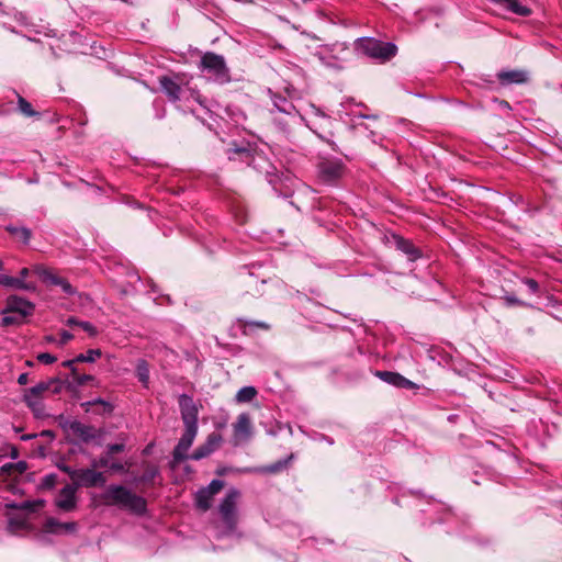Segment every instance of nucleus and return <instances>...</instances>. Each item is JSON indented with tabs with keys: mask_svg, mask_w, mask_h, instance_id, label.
<instances>
[{
	"mask_svg": "<svg viewBox=\"0 0 562 562\" xmlns=\"http://www.w3.org/2000/svg\"><path fill=\"white\" fill-rule=\"evenodd\" d=\"M99 497L103 505L117 506L138 516L144 515L147 509L146 499L124 485L110 484Z\"/></svg>",
	"mask_w": 562,
	"mask_h": 562,
	"instance_id": "1",
	"label": "nucleus"
},
{
	"mask_svg": "<svg viewBox=\"0 0 562 562\" xmlns=\"http://www.w3.org/2000/svg\"><path fill=\"white\" fill-rule=\"evenodd\" d=\"M61 389L63 383L59 379L53 378L47 381H42L24 391L23 401L31 409L35 418L43 419L48 416L43 403L44 393L50 391L52 393L57 394L61 391Z\"/></svg>",
	"mask_w": 562,
	"mask_h": 562,
	"instance_id": "2",
	"label": "nucleus"
},
{
	"mask_svg": "<svg viewBox=\"0 0 562 562\" xmlns=\"http://www.w3.org/2000/svg\"><path fill=\"white\" fill-rule=\"evenodd\" d=\"M271 100L273 105L271 110L272 120L282 133L289 134L293 124L304 120L294 104L285 97L273 93Z\"/></svg>",
	"mask_w": 562,
	"mask_h": 562,
	"instance_id": "3",
	"label": "nucleus"
},
{
	"mask_svg": "<svg viewBox=\"0 0 562 562\" xmlns=\"http://www.w3.org/2000/svg\"><path fill=\"white\" fill-rule=\"evenodd\" d=\"M355 48L373 59L385 63L397 54V46L391 42H381L372 37H360L355 42Z\"/></svg>",
	"mask_w": 562,
	"mask_h": 562,
	"instance_id": "4",
	"label": "nucleus"
},
{
	"mask_svg": "<svg viewBox=\"0 0 562 562\" xmlns=\"http://www.w3.org/2000/svg\"><path fill=\"white\" fill-rule=\"evenodd\" d=\"M199 69L215 82L227 83L231 81L229 69L225 58L213 52H207L201 57Z\"/></svg>",
	"mask_w": 562,
	"mask_h": 562,
	"instance_id": "5",
	"label": "nucleus"
},
{
	"mask_svg": "<svg viewBox=\"0 0 562 562\" xmlns=\"http://www.w3.org/2000/svg\"><path fill=\"white\" fill-rule=\"evenodd\" d=\"M239 495L238 490L231 488L218 506V512L225 525L227 535L235 533L237 531V501Z\"/></svg>",
	"mask_w": 562,
	"mask_h": 562,
	"instance_id": "6",
	"label": "nucleus"
},
{
	"mask_svg": "<svg viewBox=\"0 0 562 562\" xmlns=\"http://www.w3.org/2000/svg\"><path fill=\"white\" fill-rule=\"evenodd\" d=\"M223 487L224 482L222 480H212L207 486L200 488L195 493V506L203 512L209 510L211 508L213 497L220 493Z\"/></svg>",
	"mask_w": 562,
	"mask_h": 562,
	"instance_id": "7",
	"label": "nucleus"
},
{
	"mask_svg": "<svg viewBox=\"0 0 562 562\" xmlns=\"http://www.w3.org/2000/svg\"><path fill=\"white\" fill-rule=\"evenodd\" d=\"M179 407L184 428L198 429L199 409L193 398L187 394L179 397Z\"/></svg>",
	"mask_w": 562,
	"mask_h": 562,
	"instance_id": "8",
	"label": "nucleus"
},
{
	"mask_svg": "<svg viewBox=\"0 0 562 562\" xmlns=\"http://www.w3.org/2000/svg\"><path fill=\"white\" fill-rule=\"evenodd\" d=\"M71 474L75 486L95 487L103 486L106 482L103 473L93 469H78Z\"/></svg>",
	"mask_w": 562,
	"mask_h": 562,
	"instance_id": "9",
	"label": "nucleus"
},
{
	"mask_svg": "<svg viewBox=\"0 0 562 562\" xmlns=\"http://www.w3.org/2000/svg\"><path fill=\"white\" fill-rule=\"evenodd\" d=\"M196 434L198 429L184 428V432L182 434L172 452L175 463H180L181 461L190 458V456H188V450L192 446Z\"/></svg>",
	"mask_w": 562,
	"mask_h": 562,
	"instance_id": "10",
	"label": "nucleus"
},
{
	"mask_svg": "<svg viewBox=\"0 0 562 562\" xmlns=\"http://www.w3.org/2000/svg\"><path fill=\"white\" fill-rule=\"evenodd\" d=\"M233 432L235 445L246 442L250 439L252 435V424L247 413L238 415L237 420L233 424Z\"/></svg>",
	"mask_w": 562,
	"mask_h": 562,
	"instance_id": "11",
	"label": "nucleus"
},
{
	"mask_svg": "<svg viewBox=\"0 0 562 562\" xmlns=\"http://www.w3.org/2000/svg\"><path fill=\"white\" fill-rule=\"evenodd\" d=\"M76 492H77V486H75V485L67 484L66 486H64L59 491V493L55 499L56 507L65 513H69V512H72L74 509H76V507H77Z\"/></svg>",
	"mask_w": 562,
	"mask_h": 562,
	"instance_id": "12",
	"label": "nucleus"
},
{
	"mask_svg": "<svg viewBox=\"0 0 562 562\" xmlns=\"http://www.w3.org/2000/svg\"><path fill=\"white\" fill-rule=\"evenodd\" d=\"M342 175V165L339 160H325L318 165V177L325 183H333Z\"/></svg>",
	"mask_w": 562,
	"mask_h": 562,
	"instance_id": "13",
	"label": "nucleus"
},
{
	"mask_svg": "<svg viewBox=\"0 0 562 562\" xmlns=\"http://www.w3.org/2000/svg\"><path fill=\"white\" fill-rule=\"evenodd\" d=\"M34 311V305L16 295H11L7 300L5 308L3 310V314H19L22 317H26L31 315Z\"/></svg>",
	"mask_w": 562,
	"mask_h": 562,
	"instance_id": "14",
	"label": "nucleus"
},
{
	"mask_svg": "<svg viewBox=\"0 0 562 562\" xmlns=\"http://www.w3.org/2000/svg\"><path fill=\"white\" fill-rule=\"evenodd\" d=\"M387 241L394 245L397 250L405 254L411 261H415L422 257V251L415 247L409 239H405L397 234H392L390 238H387Z\"/></svg>",
	"mask_w": 562,
	"mask_h": 562,
	"instance_id": "15",
	"label": "nucleus"
},
{
	"mask_svg": "<svg viewBox=\"0 0 562 562\" xmlns=\"http://www.w3.org/2000/svg\"><path fill=\"white\" fill-rule=\"evenodd\" d=\"M222 442V436L217 432H212L207 436L205 442L199 446L193 453L190 456L192 460H201L209 457L216 449H218Z\"/></svg>",
	"mask_w": 562,
	"mask_h": 562,
	"instance_id": "16",
	"label": "nucleus"
},
{
	"mask_svg": "<svg viewBox=\"0 0 562 562\" xmlns=\"http://www.w3.org/2000/svg\"><path fill=\"white\" fill-rule=\"evenodd\" d=\"M78 525L75 521L61 522L54 517H48L44 522V531L47 533H75Z\"/></svg>",
	"mask_w": 562,
	"mask_h": 562,
	"instance_id": "17",
	"label": "nucleus"
},
{
	"mask_svg": "<svg viewBox=\"0 0 562 562\" xmlns=\"http://www.w3.org/2000/svg\"><path fill=\"white\" fill-rule=\"evenodd\" d=\"M79 441L88 443L97 438V430L93 426L76 420L70 425V434Z\"/></svg>",
	"mask_w": 562,
	"mask_h": 562,
	"instance_id": "18",
	"label": "nucleus"
},
{
	"mask_svg": "<svg viewBox=\"0 0 562 562\" xmlns=\"http://www.w3.org/2000/svg\"><path fill=\"white\" fill-rule=\"evenodd\" d=\"M159 82L162 92L168 97V99L171 102H177L181 100L184 90L177 81H175L170 77L164 76L159 78Z\"/></svg>",
	"mask_w": 562,
	"mask_h": 562,
	"instance_id": "19",
	"label": "nucleus"
},
{
	"mask_svg": "<svg viewBox=\"0 0 562 562\" xmlns=\"http://www.w3.org/2000/svg\"><path fill=\"white\" fill-rule=\"evenodd\" d=\"M497 79L503 86L526 83L529 79L528 72L520 69L503 70L497 74Z\"/></svg>",
	"mask_w": 562,
	"mask_h": 562,
	"instance_id": "20",
	"label": "nucleus"
},
{
	"mask_svg": "<svg viewBox=\"0 0 562 562\" xmlns=\"http://www.w3.org/2000/svg\"><path fill=\"white\" fill-rule=\"evenodd\" d=\"M491 2L506 9L507 11L515 13L519 16H529L531 9L527 5L521 4L518 0H490Z\"/></svg>",
	"mask_w": 562,
	"mask_h": 562,
	"instance_id": "21",
	"label": "nucleus"
},
{
	"mask_svg": "<svg viewBox=\"0 0 562 562\" xmlns=\"http://www.w3.org/2000/svg\"><path fill=\"white\" fill-rule=\"evenodd\" d=\"M376 376H379L382 381L397 387H409L412 385V382L408 379L397 372L376 371Z\"/></svg>",
	"mask_w": 562,
	"mask_h": 562,
	"instance_id": "22",
	"label": "nucleus"
},
{
	"mask_svg": "<svg viewBox=\"0 0 562 562\" xmlns=\"http://www.w3.org/2000/svg\"><path fill=\"white\" fill-rule=\"evenodd\" d=\"M81 407L87 413L91 412L93 407H97L93 412L98 414H110L113 411L112 404L100 397L81 403Z\"/></svg>",
	"mask_w": 562,
	"mask_h": 562,
	"instance_id": "23",
	"label": "nucleus"
},
{
	"mask_svg": "<svg viewBox=\"0 0 562 562\" xmlns=\"http://www.w3.org/2000/svg\"><path fill=\"white\" fill-rule=\"evenodd\" d=\"M35 272L40 277V279L47 285L58 286L59 284H61V281L64 279L54 273L52 270L46 269L44 267H36Z\"/></svg>",
	"mask_w": 562,
	"mask_h": 562,
	"instance_id": "24",
	"label": "nucleus"
},
{
	"mask_svg": "<svg viewBox=\"0 0 562 562\" xmlns=\"http://www.w3.org/2000/svg\"><path fill=\"white\" fill-rule=\"evenodd\" d=\"M234 155H238L240 160L246 162L248 166H250L254 161V154L249 147L235 146L234 148L229 149L228 158L234 160Z\"/></svg>",
	"mask_w": 562,
	"mask_h": 562,
	"instance_id": "25",
	"label": "nucleus"
},
{
	"mask_svg": "<svg viewBox=\"0 0 562 562\" xmlns=\"http://www.w3.org/2000/svg\"><path fill=\"white\" fill-rule=\"evenodd\" d=\"M0 285L16 288V289H21V290L33 289L32 285L25 283L22 279L15 278V277H10L8 274H0Z\"/></svg>",
	"mask_w": 562,
	"mask_h": 562,
	"instance_id": "26",
	"label": "nucleus"
},
{
	"mask_svg": "<svg viewBox=\"0 0 562 562\" xmlns=\"http://www.w3.org/2000/svg\"><path fill=\"white\" fill-rule=\"evenodd\" d=\"M7 231L16 239L21 240L24 245L29 244L31 239V231L26 227H16L13 225L7 226Z\"/></svg>",
	"mask_w": 562,
	"mask_h": 562,
	"instance_id": "27",
	"label": "nucleus"
},
{
	"mask_svg": "<svg viewBox=\"0 0 562 562\" xmlns=\"http://www.w3.org/2000/svg\"><path fill=\"white\" fill-rule=\"evenodd\" d=\"M257 396V390L254 386H244L235 395L237 403H249Z\"/></svg>",
	"mask_w": 562,
	"mask_h": 562,
	"instance_id": "28",
	"label": "nucleus"
},
{
	"mask_svg": "<svg viewBox=\"0 0 562 562\" xmlns=\"http://www.w3.org/2000/svg\"><path fill=\"white\" fill-rule=\"evenodd\" d=\"M16 95H18V109L24 116L32 117V116L40 115L38 112L33 110L32 104L26 99H24L20 94H16Z\"/></svg>",
	"mask_w": 562,
	"mask_h": 562,
	"instance_id": "29",
	"label": "nucleus"
},
{
	"mask_svg": "<svg viewBox=\"0 0 562 562\" xmlns=\"http://www.w3.org/2000/svg\"><path fill=\"white\" fill-rule=\"evenodd\" d=\"M136 375L145 386H147L149 381V369L148 364L145 360H139L136 366Z\"/></svg>",
	"mask_w": 562,
	"mask_h": 562,
	"instance_id": "30",
	"label": "nucleus"
},
{
	"mask_svg": "<svg viewBox=\"0 0 562 562\" xmlns=\"http://www.w3.org/2000/svg\"><path fill=\"white\" fill-rule=\"evenodd\" d=\"M102 356L100 349H89L86 353H80L76 357L79 362H94Z\"/></svg>",
	"mask_w": 562,
	"mask_h": 562,
	"instance_id": "31",
	"label": "nucleus"
},
{
	"mask_svg": "<svg viewBox=\"0 0 562 562\" xmlns=\"http://www.w3.org/2000/svg\"><path fill=\"white\" fill-rule=\"evenodd\" d=\"M44 506L43 499H36V501H24L19 504L20 510H26L30 513L36 512L38 508Z\"/></svg>",
	"mask_w": 562,
	"mask_h": 562,
	"instance_id": "32",
	"label": "nucleus"
},
{
	"mask_svg": "<svg viewBox=\"0 0 562 562\" xmlns=\"http://www.w3.org/2000/svg\"><path fill=\"white\" fill-rule=\"evenodd\" d=\"M293 458V456L291 454L290 457H288L286 459H283V460H279L270 465H268L266 468V471L269 472V473H277V472H280L282 471L283 469H285L290 462V460Z\"/></svg>",
	"mask_w": 562,
	"mask_h": 562,
	"instance_id": "33",
	"label": "nucleus"
},
{
	"mask_svg": "<svg viewBox=\"0 0 562 562\" xmlns=\"http://www.w3.org/2000/svg\"><path fill=\"white\" fill-rule=\"evenodd\" d=\"M158 474L159 471L157 467H148L140 476V481L143 483H153L155 479L158 476Z\"/></svg>",
	"mask_w": 562,
	"mask_h": 562,
	"instance_id": "34",
	"label": "nucleus"
},
{
	"mask_svg": "<svg viewBox=\"0 0 562 562\" xmlns=\"http://www.w3.org/2000/svg\"><path fill=\"white\" fill-rule=\"evenodd\" d=\"M23 319H24V317H22L19 314H13V315L4 314V316L1 319V325L2 326L18 325V324H21Z\"/></svg>",
	"mask_w": 562,
	"mask_h": 562,
	"instance_id": "35",
	"label": "nucleus"
},
{
	"mask_svg": "<svg viewBox=\"0 0 562 562\" xmlns=\"http://www.w3.org/2000/svg\"><path fill=\"white\" fill-rule=\"evenodd\" d=\"M521 282L528 288L529 292L533 295H538L540 292L539 283L531 278H522Z\"/></svg>",
	"mask_w": 562,
	"mask_h": 562,
	"instance_id": "36",
	"label": "nucleus"
},
{
	"mask_svg": "<svg viewBox=\"0 0 562 562\" xmlns=\"http://www.w3.org/2000/svg\"><path fill=\"white\" fill-rule=\"evenodd\" d=\"M56 419L59 427L67 434H70V425H72V423L76 422V419H70L63 414L58 415Z\"/></svg>",
	"mask_w": 562,
	"mask_h": 562,
	"instance_id": "37",
	"label": "nucleus"
},
{
	"mask_svg": "<svg viewBox=\"0 0 562 562\" xmlns=\"http://www.w3.org/2000/svg\"><path fill=\"white\" fill-rule=\"evenodd\" d=\"M502 299L507 306H514V305L526 306L527 305L524 301L519 300L514 294H505Z\"/></svg>",
	"mask_w": 562,
	"mask_h": 562,
	"instance_id": "38",
	"label": "nucleus"
},
{
	"mask_svg": "<svg viewBox=\"0 0 562 562\" xmlns=\"http://www.w3.org/2000/svg\"><path fill=\"white\" fill-rule=\"evenodd\" d=\"M79 327L88 333L89 336L93 337L98 334L97 328L90 323L86 321H80Z\"/></svg>",
	"mask_w": 562,
	"mask_h": 562,
	"instance_id": "39",
	"label": "nucleus"
},
{
	"mask_svg": "<svg viewBox=\"0 0 562 562\" xmlns=\"http://www.w3.org/2000/svg\"><path fill=\"white\" fill-rule=\"evenodd\" d=\"M37 360L43 364H52L57 358L48 352H43L37 356Z\"/></svg>",
	"mask_w": 562,
	"mask_h": 562,
	"instance_id": "40",
	"label": "nucleus"
},
{
	"mask_svg": "<svg viewBox=\"0 0 562 562\" xmlns=\"http://www.w3.org/2000/svg\"><path fill=\"white\" fill-rule=\"evenodd\" d=\"M58 286H60L63 292L68 295H74L76 293L75 288L66 279H63L61 284Z\"/></svg>",
	"mask_w": 562,
	"mask_h": 562,
	"instance_id": "41",
	"label": "nucleus"
},
{
	"mask_svg": "<svg viewBox=\"0 0 562 562\" xmlns=\"http://www.w3.org/2000/svg\"><path fill=\"white\" fill-rule=\"evenodd\" d=\"M124 448H125L124 443H110L106 447L109 454L122 452L124 450Z\"/></svg>",
	"mask_w": 562,
	"mask_h": 562,
	"instance_id": "42",
	"label": "nucleus"
},
{
	"mask_svg": "<svg viewBox=\"0 0 562 562\" xmlns=\"http://www.w3.org/2000/svg\"><path fill=\"white\" fill-rule=\"evenodd\" d=\"M24 526V521L21 519L10 518L8 521L9 530L13 531L15 529H20Z\"/></svg>",
	"mask_w": 562,
	"mask_h": 562,
	"instance_id": "43",
	"label": "nucleus"
},
{
	"mask_svg": "<svg viewBox=\"0 0 562 562\" xmlns=\"http://www.w3.org/2000/svg\"><path fill=\"white\" fill-rule=\"evenodd\" d=\"M72 376H74V379L77 381V383H78L79 385H83V384L88 383L89 381H92V380H93V376H92V375H90V374H77V373H76V374H75V375H72Z\"/></svg>",
	"mask_w": 562,
	"mask_h": 562,
	"instance_id": "44",
	"label": "nucleus"
},
{
	"mask_svg": "<svg viewBox=\"0 0 562 562\" xmlns=\"http://www.w3.org/2000/svg\"><path fill=\"white\" fill-rule=\"evenodd\" d=\"M74 338V335L67 330H63L60 333V338L58 339L59 346H65L68 341H70Z\"/></svg>",
	"mask_w": 562,
	"mask_h": 562,
	"instance_id": "45",
	"label": "nucleus"
},
{
	"mask_svg": "<svg viewBox=\"0 0 562 562\" xmlns=\"http://www.w3.org/2000/svg\"><path fill=\"white\" fill-rule=\"evenodd\" d=\"M77 362H78V361L76 360V358H74V359H70V360H65V361H63V362H61V366H63L64 368L70 369V370H71L72 375H75V374H76V372H77V369H76V367H75V363H77Z\"/></svg>",
	"mask_w": 562,
	"mask_h": 562,
	"instance_id": "46",
	"label": "nucleus"
},
{
	"mask_svg": "<svg viewBox=\"0 0 562 562\" xmlns=\"http://www.w3.org/2000/svg\"><path fill=\"white\" fill-rule=\"evenodd\" d=\"M13 467H14V471H16L18 473L22 474L23 472L26 471L27 469V464L25 461H19L16 463H13Z\"/></svg>",
	"mask_w": 562,
	"mask_h": 562,
	"instance_id": "47",
	"label": "nucleus"
},
{
	"mask_svg": "<svg viewBox=\"0 0 562 562\" xmlns=\"http://www.w3.org/2000/svg\"><path fill=\"white\" fill-rule=\"evenodd\" d=\"M14 471L13 463H5L1 467V472L4 474H11Z\"/></svg>",
	"mask_w": 562,
	"mask_h": 562,
	"instance_id": "48",
	"label": "nucleus"
},
{
	"mask_svg": "<svg viewBox=\"0 0 562 562\" xmlns=\"http://www.w3.org/2000/svg\"><path fill=\"white\" fill-rule=\"evenodd\" d=\"M109 467L112 471H115V472H120V471L124 470V467L121 462H113Z\"/></svg>",
	"mask_w": 562,
	"mask_h": 562,
	"instance_id": "49",
	"label": "nucleus"
},
{
	"mask_svg": "<svg viewBox=\"0 0 562 562\" xmlns=\"http://www.w3.org/2000/svg\"><path fill=\"white\" fill-rule=\"evenodd\" d=\"M80 321L74 316H70L66 319V325L68 326H78L79 327Z\"/></svg>",
	"mask_w": 562,
	"mask_h": 562,
	"instance_id": "50",
	"label": "nucleus"
},
{
	"mask_svg": "<svg viewBox=\"0 0 562 562\" xmlns=\"http://www.w3.org/2000/svg\"><path fill=\"white\" fill-rule=\"evenodd\" d=\"M29 382V374L27 373H21L18 378V383L21 385H25Z\"/></svg>",
	"mask_w": 562,
	"mask_h": 562,
	"instance_id": "51",
	"label": "nucleus"
},
{
	"mask_svg": "<svg viewBox=\"0 0 562 562\" xmlns=\"http://www.w3.org/2000/svg\"><path fill=\"white\" fill-rule=\"evenodd\" d=\"M38 435L37 434H25L21 436L22 441H29L32 439H35Z\"/></svg>",
	"mask_w": 562,
	"mask_h": 562,
	"instance_id": "52",
	"label": "nucleus"
},
{
	"mask_svg": "<svg viewBox=\"0 0 562 562\" xmlns=\"http://www.w3.org/2000/svg\"><path fill=\"white\" fill-rule=\"evenodd\" d=\"M10 457L12 459H18L19 458V450H18L16 447L11 446Z\"/></svg>",
	"mask_w": 562,
	"mask_h": 562,
	"instance_id": "53",
	"label": "nucleus"
},
{
	"mask_svg": "<svg viewBox=\"0 0 562 562\" xmlns=\"http://www.w3.org/2000/svg\"><path fill=\"white\" fill-rule=\"evenodd\" d=\"M61 470H63L65 473H67V474L70 476V479L72 480V474H71V473L76 472V470L71 469V468H70V467H68V465L63 467V468H61Z\"/></svg>",
	"mask_w": 562,
	"mask_h": 562,
	"instance_id": "54",
	"label": "nucleus"
},
{
	"mask_svg": "<svg viewBox=\"0 0 562 562\" xmlns=\"http://www.w3.org/2000/svg\"><path fill=\"white\" fill-rule=\"evenodd\" d=\"M29 276V269L27 268H23L21 271H20V279H22L24 281V279Z\"/></svg>",
	"mask_w": 562,
	"mask_h": 562,
	"instance_id": "55",
	"label": "nucleus"
},
{
	"mask_svg": "<svg viewBox=\"0 0 562 562\" xmlns=\"http://www.w3.org/2000/svg\"><path fill=\"white\" fill-rule=\"evenodd\" d=\"M45 340H46L47 342H52V344H57V345H58V340H57V338H56V337H54V336H52V335L46 336V337H45Z\"/></svg>",
	"mask_w": 562,
	"mask_h": 562,
	"instance_id": "56",
	"label": "nucleus"
},
{
	"mask_svg": "<svg viewBox=\"0 0 562 562\" xmlns=\"http://www.w3.org/2000/svg\"><path fill=\"white\" fill-rule=\"evenodd\" d=\"M99 464H100L101 467H108V465H109V458H108V457L101 458V459L99 460Z\"/></svg>",
	"mask_w": 562,
	"mask_h": 562,
	"instance_id": "57",
	"label": "nucleus"
},
{
	"mask_svg": "<svg viewBox=\"0 0 562 562\" xmlns=\"http://www.w3.org/2000/svg\"><path fill=\"white\" fill-rule=\"evenodd\" d=\"M19 504H20V503H14V502H13V503H8V504L5 505V507H7V508H10V509H19Z\"/></svg>",
	"mask_w": 562,
	"mask_h": 562,
	"instance_id": "58",
	"label": "nucleus"
},
{
	"mask_svg": "<svg viewBox=\"0 0 562 562\" xmlns=\"http://www.w3.org/2000/svg\"><path fill=\"white\" fill-rule=\"evenodd\" d=\"M356 116H359V117H367V119H376V116H368V115H363L361 113L357 114L355 111H353V114H352V117L355 119Z\"/></svg>",
	"mask_w": 562,
	"mask_h": 562,
	"instance_id": "59",
	"label": "nucleus"
},
{
	"mask_svg": "<svg viewBox=\"0 0 562 562\" xmlns=\"http://www.w3.org/2000/svg\"><path fill=\"white\" fill-rule=\"evenodd\" d=\"M252 281H254V276H252V273H248V277H247V281H246V283H247V284H250Z\"/></svg>",
	"mask_w": 562,
	"mask_h": 562,
	"instance_id": "60",
	"label": "nucleus"
},
{
	"mask_svg": "<svg viewBox=\"0 0 562 562\" xmlns=\"http://www.w3.org/2000/svg\"><path fill=\"white\" fill-rule=\"evenodd\" d=\"M41 436H53V432L50 430H43Z\"/></svg>",
	"mask_w": 562,
	"mask_h": 562,
	"instance_id": "61",
	"label": "nucleus"
},
{
	"mask_svg": "<svg viewBox=\"0 0 562 562\" xmlns=\"http://www.w3.org/2000/svg\"><path fill=\"white\" fill-rule=\"evenodd\" d=\"M254 324L256 326H258V327H261V328H268V326L265 323L257 322V323H254Z\"/></svg>",
	"mask_w": 562,
	"mask_h": 562,
	"instance_id": "62",
	"label": "nucleus"
},
{
	"mask_svg": "<svg viewBox=\"0 0 562 562\" xmlns=\"http://www.w3.org/2000/svg\"><path fill=\"white\" fill-rule=\"evenodd\" d=\"M501 104L503 105V108H509V104H508V102H507V101H502V103H501Z\"/></svg>",
	"mask_w": 562,
	"mask_h": 562,
	"instance_id": "63",
	"label": "nucleus"
},
{
	"mask_svg": "<svg viewBox=\"0 0 562 562\" xmlns=\"http://www.w3.org/2000/svg\"><path fill=\"white\" fill-rule=\"evenodd\" d=\"M14 430H15L16 432H19V431H21V428L15 427V428H14Z\"/></svg>",
	"mask_w": 562,
	"mask_h": 562,
	"instance_id": "64",
	"label": "nucleus"
}]
</instances>
